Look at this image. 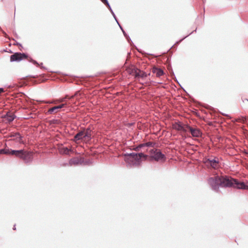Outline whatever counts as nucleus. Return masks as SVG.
<instances>
[{"label":"nucleus","instance_id":"obj_10","mask_svg":"<svg viewBox=\"0 0 248 248\" xmlns=\"http://www.w3.org/2000/svg\"><path fill=\"white\" fill-rule=\"evenodd\" d=\"M83 131H84V141H90L92 139L93 130L91 129L90 127H88L87 128H84Z\"/></svg>","mask_w":248,"mask_h":248},{"label":"nucleus","instance_id":"obj_2","mask_svg":"<svg viewBox=\"0 0 248 248\" xmlns=\"http://www.w3.org/2000/svg\"><path fill=\"white\" fill-rule=\"evenodd\" d=\"M220 186L222 187H234V183L236 182V179L232 178L230 176L224 175L220 176Z\"/></svg>","mask_w":248,"mask_h":248},{"label":"nucleus","instance_id":"obj_32","mask_svg":"<svg viewBox=\"0 0 248 248\" xmlns=\"http://www.w3.org/2000/svg\"><path fill=\"white\" fill-rule=\"evenodd\" d=\"M19 46L20 47L19 48V49L22 51V49L23 48V46H22L21 44H20V43H18L17 42H16V46Z\"/></svg>","mask_w":248,"mask_h":248},{"label":"nucleus","instance_id":"obj_30","mask_svg":"<svg viewBox=\"0 0 248 248\" xmlns=\"http://www.w3.org/2000/svg\"><path fill=\"white\" fill-rule=\"evenodd\" d=\"M103 3H104L107 7H109L110 5H109L108 0H101Z\"/></svg>","mask_w":248,"mask_h":248},{"label":"nucleus","instance_id":"obj_4","mask_svg":"<svg viewBox=\"0 0 248 248\" xmlns=\"http://www.w3.org/2000/svg\"><path fill=\"white\" fill-rule=\"evenodd\" d=\"M26 96L22 92L16 93V110L17 107L19 106V109L21 108H26Z\"/></svg>","mask_w":248,"mask_h":248},{"label":"nucleus","instance_id":"obj_26","mask_svg":"<svg viewBox=\"0 0 248 248\" xmlns=\"http://www.w3.org/2000/svg\"><path fill=\"white\" fill-rule=\"evenodd\" d=\"M118 24V25H119L120 28L121 29V30H122L124 36L125 37H127V34H126V33L125 32V31H124V30L123 29L122 26L121 25V24L119 23V21H118L117 22H116Z\"/></svg>","mask_w":248,"mask_h":248},{"label":"nucleus","instance_id":"obj_28","mask_svg":"<svg viewBox=\"0 0 248 248\" xmlns=\"http://www.w3.org/2000/svg\"><path fill=\"white\" fill-rule=\"evenodd\" d=\"M196 30H197V29L194 31H196ZM193 32H194V31H192V32H190L188 35H186V36L184 37L183 38H182V39H181L180 41L176 42V44H178V43H179L180 42H181V41H182L184 39H185L186 38L187 36H188L189 35L191 34Z\"/></svg>","mask_w":248,"mask_h":248},{"label":"nucleus","instance_id":"obj_37","mask_svg":"<svg viewBox=\"0 0 248 248\" xmlns=\"http://www.w3.org/2000/svg\"><path fill=\"white\" fill-rule=\"evenodd\" d=\"M13 229L16 230V224L13 225Z\"/></svg>","mask_w":248,"mask_h":248},{"label":"nucleus","instance_id":"obj_7","mask_svg":"<svg viewBox=\"0 0 248 248\" xmlns=\"http://www.w3.org/2000/svg\"><path fill=\"white\" fill-rule=\"evenodd\" d=\"M25 59H27L29 62H32L34 64H38V62L36 61L33 60L27 53L16 52V62H20Z\"/></svg>","mask_w":248,"mask_h":248},{"label":"nucleus","instance_id":"obj_27","mask_svg":"<svg viewBox=\"0 0 248 248\" xmlns=\"http://www.w3.org/2000/svg\"><path fill=\"white\" fill-rule=\"evenodd\" d=\"M143 147H144L143 143L140 144L138 146H137V147H135L134 148V150H135V151H140V150Z\"/></svg>","mask_w":248,"mask_h":248},{"label":"nucleus","instance_id":"obj_33","mask_svg":"<svg viewBox=\"0 0 248 248\" xmlns=\"http://www.w3.org/2000/svg\"><path fill=\"white\" fill-rule=\"evenodd\" d=\"M35 65L37 66H40L41 67V68H42V69H46V68L43 66V63H41L40 64H39L38 63V64H35Z\"/></svg>","mask_w":248,"mask_h":248},{"label":"nucleus","instance_id":"obj_15","mask_svg":"<svg viewBox=\"0 0 248 248\" xmlns=\"http://www.w3.org/2000/svg\"><path fill=\"white\" fill-rule=\"evenodd\" d=\"M78 94H80V93L79 92H76L73 95H72L70 96L69 95L67 94L64 97H62V98H60V99H59V100H58V102H65L66 100L67 99L71 100V99L74 98L75 97L77 96L78 95Z\"/></svg>","mask_w":248,"mask_h":248},{"label":"nucleus","instance_id":"obj_39","mask_svg":"<svg viewBox=\"0 0 248 248\" xmlns=\"http://www.w3.org/2000/svg\"><path fill=\"white\" fill-rule=\"evenodd\" d=\"M16 7L15 8V12H14V15L15 16L16 15Z\"/></svg>","mask_w":248,"mask_h":248},{"label":"nucleus","instance_id":"obj_31","mask_svg":"<svg viewBox=\"0 0 248 248\" xmlns=\"http://www.w3.org/2000/svg\"><path fill=\"white\" fill-rule=\"evenodd\" d=\"M127 40V41L131 44V45H132V44L133 45H134V44L133 43V42L132 41V40H131L130 37L127 35V37H125Z\"/></svg>","mask_w":248,"mask_h":248},{"label":"nucleus","instance_id":"obj_16","mask_svg":"<svg viewBox=\"0 0 248 248\" xmlns=\"http://www.w3.org/2000/svg\"><path fill=\"white\" fill-rule=\"evenodd\" d=\"M0 154L16 155V150H11L9 148L0 149Z\"/></svg>","mask_w":248,"mask_h":248},{"label":"nucleus","instance_id":"obj_9","mask_svg":"<svg viewBox=\"0 0 248 248\" xmlns=\"http://www.w3.org/2000/svg\"><path fill=\"white\" fill-rule=\"evenodd\" d=\"M205 163L210 165L212 168L216 169L218 167L219 161L217 157H215L214 159L207 158Z\"/></svg>","mask_w":248,"mask_h":248},{"label":"nucleus","instance_id":"obj_43","mask_svg":"<svg viewBox=\"0 0 248 248\" xmlns=\"http://www.w3.org/2000/svg\"><path fill=\"white\" fill-rule=\"evenodd\" d=\"M146 54V53H145ZM146 54H148V53H146ZM148 55H151V54H148Z\"/></svg>","mask_w":248,"mask_h":248},{"label":"nucleus","instance_id":"obj_17","mask_svg":"<svg viewBox=\"0 0 248 248\" xmlns=\"http://www.w3.org/2000/svg\"><path fill=\"white\" fill-rule=\"evenodd\" d=\"M152 72L155 74L157 77H160L164 74V72L162 69L156 67H154L152 68Z\"/></svg>","mask_w":248,"mask_h":248},{"label":"nucleus","instance_id":"obj_8","mask_svg":"<svg viewBox=\"0 0 248 248\" xmlns=\"http://www.w3.org/2000/svg\"><path fill=\"white\" fill-rule=\"evenodd\" d=\"M186 128L187 130H188L190 132L193 137L199 138L202 136V133L199 129L193 128L187 124L186 125Z\"/></svg>","mask_w":248,"mask_h":248},{"label":"nucleus","instance_id":"obj_35","mask_svg":"<svg viewBox=\"0 0 248 248\" xmlns=\"http://www.w3.org/2000/svg\"><path fill=\"white\" fill-rule=\"evenodd\" d=\"M4 90L3 88H0V93L4 92Z\"/></svg>","mask_w":248,"mask_h":248},{"label":"nucleus","instance_id":"obj_44","mask_svg":"<svg viewBox=\"0 0 248 248\" xmlns=\"http://www.w3.org/2000/svg\"><path fill=\"white\" fill-rule=\"evenodd\" d=\"M158 84H161L162 83L161 82H158Z\"/></svg>","mask_w":248,"mask_h":248},{"label":"nucleus","instance_id":"obj_1","mask_svg":"<svg viewBox=\"0 0 248 248\" xmlns=\"http://www.w3.org/2000/svg\"><path fill=\"white\" fill-rule=\"evenodd\" d=\"M124 160L127 163V167L139 166L141 163V159H147L148 155L142 152L138 153H131L124 154Z\"/></svg>","mask_w":248,"mask_h":248},{"label":"nucleus","instance_id":"obj_38","mask_svg":"<svg viewBox=\"0 0 248 248\" xmlns=\"http://www.w3.org/2000/svg\"><path fill=\"white\" fill-rule=\"evenodd\" d=\"M136 49H137V50H138L139 52H140V53H142V52L141 51H140V49H138V48H137V47H136Z\"/></svg>","mask_w":248,"mask_h":248},{"label":"nucleus","instance_id":"obj_22","mask_svg":"<svg viewBox=\"0 0 248 248\" xmlns=\"http://www.w3.org/2000/svg\"><path fill=\"white\" fill-rule=\"evenodd\" d=\"M71 150L67 147H63L60 149V152L61 154L64 155H69Z\"/></svg>","mask_w":248,"mask_h":248},{"label":"nucleus","instance_id":"obj_6","mask_svg":"<svg viewBox=\"0 0 248 248\" xmlns=\"http://www.w3.org/2000/svg\"><path fill=\"white\" fill-rule=\"evenodd\" d=\"M220 176H216L215 177H210L208 179V183L212 187V189L217 191L220 186Z\"/></svg>","mask_w":248,"mask_h":248},{"label":"nucleus","instance_id":"obj_42","mask_svg":"<svg viewBox=\"0 0 248 248\" xmlns=\"http://www.w3.org/2000/svg\"><path fill=\"white\" fill-rule=\"evenodd\" d=\"M16 88L18 86V85H17V84L16 83Z\"/></svg>","mask_w":248,"mask_h":248},{"label":"nucleus","instance_id":"obj_29","mask_svg":"<svg viewBox=\"0 0 248 248\" xmlns=\"http://www.w3.org/2000/svg\"><path fill=\"white\" fill-rule=\"evenodd\" d=\"M147 76V74L145 72L141 71V73H140V78H144L146 77Z\"/></svg>","mask_w":248,"mask_h":248},{"label":"nucleus","instance_id":"obj_3","mask_svg":"<svg viewBox=\"0 0 248 248\" xmlns=\"http://www.w3.org/2000/svg\"><path fill=\"white\" fill-rule=\"evenodd\" d=\"M19 157L25 163H29L32 160V154L31 152L24 151L22 150H16V157Z\"/></svg>","mask_w":248,"mask_h":248},{"label":"nucleus","instance_id":"obj_23","mask_svg":"<svg viewBox=\"0 0 248 248\" xmlns=\"http://www.w3.org/2000/svg\"><path fill=\"white\" fill-rule=\"evenodd\" d=\"M16 142H19V143H21L23 142V141L22 140V137L20 135V134L16 132Z\"/></svg>","mask_w":248,"mask_h":248},{"label":"nucleus","instance_id":"obj_21","mask_svg":"<svg viewBox=\"0 0 248 248\" xmlns=\"http://www.w3.org/2000/svg\"><path fill=\"white\" fill-rule=\"evenodd\" d=\"M3 51L4 52H7L10 53H13V55H12L10 57V62H16V52L14 53L11 49H8V48L4 49Z\"/></svg>","mask_w":248,"mask_h":248},{"label":"nucleus","instance_id":"obj_19","mask_svg":"<svg viewBox=\"0 0 248 248\" xmlns=\"http://www.w3.org/2000/svg\"><path fill=\"white\" fill-rule=\"evenodd\" d=\"M79 163V160L78 158H72L69 161V163H65L63 166H67V165H70V166H72L73 165H78Z\"/></svg>","mask_w":248,"mask_h":248},{"label":"nucleus","instance_id":"obj_24","mask_svg":"<svg viewBox=\"0 0 248 248\" xmlns=\"http://www.w3.org/2000/svg\"><path fill=\"white\" fill-rule=\"evenodd\" d=\"M144 147H153L155 146V143L153 142H147L144 143H143Z\"/></svg>","mask_w":248,"mask_h":248},{"label":"nucleus","instance_id":"obj_13","mask_svg":"<svg viewBox=\"0 0 248 248\" xmlns=\"http://www.w3.org/2000/svg\"><path fill=\"white\" fill-rule=\"evenodd\" d=\"M4 118L7 122L11 123L16 118V115L14 113L8 111L4 115Z\"/></svg>","mask_w":248,"mask_h":248},{"label":"nucleus","instance_id":"obj_25","mask_svg":"<svg viewBox=\"0 0 248 248\" xmlns=\"http://www.w3.org/2000/svg\"><path fill=\"white\" fill-rule=\"evenodd\" d=\"M109 9V10L110 11L111 14L112 15L114 18L115 19V20H116V22H117L118 21L116 15H115L114 13L113 12L112 9H111V6H110L109 7H108Z\"/></svg>","mask_w":248,"mask_h":248},{"label":"nucleus","instance_id":"obj_5","mask_svg":"<svg viewBox=\"0 0 248 248\" xmlns=\"http://www.w3.org/2000/svg\"><path fill=\"white\" fill-rule=\"evenodd\" d=\"M150 152L152 154V155L150 156L151 160H154L156 161L166 160V157L165 155L163 154L160 150L157 149H152Z\"/></svg>","mask_w":248,"mask_h":248},{"label":"nucleus","instance_id":"obj_20","mask_svg":"<svg viewBox=\"0 0 248 248\" xmlns=\"http://www.w3.org/2000/svg\"><path fill=\"white\" fill-rule=\"evenodd\" d=\"M174 128L177 130L182 131L184 132H186L187 131L186 125H185V126H184L181 124H176L175 125H174Z\"/></svg>","mask_w":248,"mask_h":248},{"label":"nucleus","instance_id":"obj_18","mask_svg":"<svg viewBox=\"0 0 248 248\" xmlns=\"http://www.w3.org/2000/svg\"><path fill=\"white\" fill-rule=\"evenodd\" d=\"M140 73H141V71L139 70L137 68H133L129 72L130 74H134L136 78H140Z\"/></svg>","mask_w":248,"mask_h":248},{"label":"nucleus","instance_id":"obj_12","mask_svg":"<svg viewBox=\"0 0 248 248\" xmlns=\"http://www.w3.org/2000/svg\"><path fill=\"white\" fill-rule=\"evenodd\" d=\"M84 131L83 130L79 131L74 137V141L77 142L78 140H84Z\"/></svg>","mask_w":248,"mask_h":248},{"label":"nucleus","instance_id":"obj_41","mask_svg":"<svg viewBox=\"0 0 248 248\" xmlns=\"http://www.w3.org/2000/svg\"><path fill=\"white\" fill-rule=\"evenodd\" d=\"M205 0H202L203 2V3H204V2H205Z\"/></svg>","mask_w":248,"mask_h":248},{"label":"nucleus","instance_id":"obj_34","mask_svg":"<svg viewBox=\"0 0 248 248\" xmlns=\"http://www.w3.org/2000/svg\"><path fill=\"white\" fill-rule=\"evenodd\" d=\"M170 74L171 75V76H174V73L172 70V69L171 68V67H170Z\"/></svg>","mask_w":248,"mask_h":248},{"label":"nucleus","instance_id":"obj_36","mask_svg":"<svg viewBox=\"0 0 248 248\" xmlns=\"http://www.w3.org/2000/svg\"><path fill=\"white\" fill-rule=\"evenodd\" d=\"M242 101H243V102H244L245 101H247L248 103V99H246V98L243 99L242 98Z\"/></svg>","mask_w":248,"mask_h":248},{"label":"nucleus","instance_id":"obj_40","mask_svg":"<svg viewBox=\"0 0 248 248\" xmlns=\"http://www.w3.org/2000/svg\"><path fill=\"white\" fill-rule=\"evenodd\" d=\"M13 45H16V42L13 43Z\"/></svg>","mask_w":248,"mask_h":248},{"label":"nucleus","instance_id":"obj_11","mask_svg":"<svg viewBox=\"0 0 248 248\" xmlns=\"http://www.w3.org/2000/svg\"><path fill=\"white\" fill-rule=\"evenodd\" d=\"M67 104L66 103H63L60 105L54 106L52 108H50L46 112L47 114H51L53 112H57L58 111V110L59 109L62 108L63 107L66 106Z\"/></svg>","mask_w":248,"mask_h":248},{"label":"nucleus","instance_id":"obj_14","mask_svg":"<svg viewBox=\"0 0 248 248\" xmlns=\"http://www.w3.org/2000/svg\"><path fill=\"white\" fill-rule=\"evenodd\" d=\"M235 186L238 189H248V186L244 182H240L236 179V182L234 183Z\"/></svg>","mask_w":248,"mask_h":248}]
</instances>
